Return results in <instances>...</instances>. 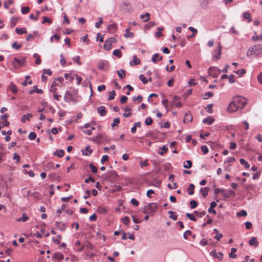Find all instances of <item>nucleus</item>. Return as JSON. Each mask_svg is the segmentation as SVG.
Returning <instances> with one entry per match:
<instances>
[{"mask_svg": "<svg viewBox=\"0 0 262 262\" xmlns=\"http://www.w3.org/2000/svg\"><path fill=\"white\" fill-rule=\"evenodd\" d=\"M247 100L245 98L241 96H236L233 98L232 101L229 103L227 111L230 113L236 112L238 109L243 108L246 105Z\"/></svg>", "mask_w": 262, "mask_h": 262, "instance_id": "obj_1", "label": "nucleus"}, {"mask_svg": "<svg viewBox=\"0 0 262 262\" xmlns=\"http://www.w3.org/2000/svg\"><path fill=\"white\" fill-rule=\"evenodd\" d=\"M262 46L261 45L256 44L249 48L247 52V56L248 57L255 56L257 57L260 55L262 52Z\"/></svg>", "mask_w": 262, "mask_h": 262, "instance_id": "obj_2", "label": "nucleus"}, {"mask_svg": "<svg viewBox=\"0 0 262 262\" xmlns=\"http://www.w3.org/2000/svg\"><path fill=\"white\" fill-rule=\"evenodd\" d=\"M26 58L23 56L14 57L11 63L15 69H18L21 67L26 62Z\"/></svg>", "mask_w": 262, "mask_h": 262, "instance_id": "obj_3", "label": "nucleus"}, {"mask_svg": "<svg viewBox=\"0 0 262 262\" xmlns=\"http://www.w3.org/2000/svg\"><path fill=\"white\" fill-rule=\"evenodd\" d=\"M145 210L143 211L144 213H150L156 211L158 205L156 203H148L146 206H145Z\"/></svg>", "mask_w": 262, "mask_h": 262, "instance_id": "obj_4", "label": "nucleus"}, {"mask_svg": "<svg viewBox=\"0 0 262 262\" xmlns=\"http://www.w3.org/2000/svg\"><path fill=\"white\" fill-rule=\"evenodd\" d=\"M180 98L175 95L173 97L172 100L170 102V105L171 107H173L174 106H176L178 108L182 107L183 105L182 103L180 102Z\"/></svg>", "mask_w": 262, "mask_h": 262, "instance_id": "obj_5", "label": "nucleus"}, {"mask_svg": "<svg viewBox=\"0 0 262 262\" xmlns=\"http://www.w3.org/2000/svg\"><path fill=\"white\" fill-rule=\"evenodd\" d=\"M120 9L122 12H128L132 10V6L128 2L124 1L120 6Z\"/></svg>", "mask_w": 262, "mask_h": 262, "instance_id": "obj_6", "label": "nucleus"}, {"mask_svg": "<svg viewBox=\"0 0 262 262\" xmlns=\"http://www.w3.org/2000/svg\"><path fill=\"white\" fill-rule=\"evenodd\" d=\"M223 196H224L225 200L230 198L231 196L234 197L235 196V193L234 191L228 189L227 190L224 189Z\"/></svg>", "mask_w": 262, "mask_h": 262, "instance_id": "obj_7", "label": "nucleus"}, {"mask_svg": "<svg viewBox=\"0 0 262 262\" xmlns=\"http://www.w3.org/2000/svg\"><path fill=\"white\" fill-rule=\"evenodd\" d=\"M210 255L214 258H217L219 260H222L223 259V253L222 252L216 253L215 249H213L210 253Z\"/></svg>", "mask_w": 262, "mask_h": 262, "instance_id": "obj_8", "label": "nucleus"}, {"mask_svg": "<svg viewBox=\"0 0 262 262\" xmlns=\"http://www.w3.org/2000/svg\"><path fill=\"white\" fill-rule=\"evenodd\" d=\"M108 63L104 60H100L98 63V67L101 70H106L108 68Z\"/></svg>", "mask_w": 262, "mask_h": 262, "instance_id": "obj_9", "label": "nucleus"}, {"mask_svg": "<svg viewBox=\"0 0 262 262\" xmlns=\"http://www.w3.org/2000/svg\"><path fill=\"white\" fill-rule=\"evenodd\" d=\"M114 38L111 37L110 38L105 40L104 44V48L106 50H110L112 48V43L114 41Z\"/></svg>", "mask_w": 262, "mask_h": 262, "instance_id": "obj_10", "label": "nucleus"}, {"mask_svg": "<svg viewBox=\"0 0 262 262\" xmlns=\"http://www.w3.org/2000/svg\"><path fill=\"white\" fill-rule=\"evenodd\" d=\"M210 74H212L213 77H217L221 73V70L215 67H210L208 69Z\"/></svg>", "mask_w": 262, "mask_h": 262, "instance_id": "obj_11", "label": "nucleus"}, {"mask_svg": "<svg viewBox=\"0 0 262 262\" xmlns=\"http://www.w3.org/2000/svg\"><path fill=\"white\" fill-rule=\"evenodd\" d=\"M192 120V116L189 112L186 113L185 115V117L183 119V122L185 123H188V122L191 121Z\"/></svg>", "mask_w": 262, "mask_h": 262, "instance_id": "obj_12", "label": "nucleus"}, {"mask_svg": "<svg viewBox=\"0 0 262 262\" xmlns=\"http://www.w3.org/2000/svg\"><path fill=\"white\" fill-rule=\"evenodd\" d=\"M64 100L67 102H70L73 100V96L71 92L67 91L64 96Z\"/></svg>", "mask_w": 262, "mask_h": 262, "instance_id": "obj_13", "label": "nucleus"}, {"mask_svg": "<svg viewBox=\"0 0 262 262\" xmlns=\"http://www.w3.org/2000/svg\"><path fill=\"white\" fill-rule=\"evenodd\" d=\"M222 53V50H216L213 53V60H217L220 58Z\"/></svg>", "mask_w": 262, "mask_h": 262, "instance_id": "obj_14", "label": "nucleus"}, {"mask_svg": "<svg viewBox=\"0 0 262 262\" xmlns=\"http://www.w3.org/2000/svg\"><path fill=\"white\" fill-rule=\"evenodd\" d=\"M140 63V59L138 58L137 56H133V59L129 62V64L131 66L135 65H138Z\"/></svg>", "mask_w": 262, "mask_h": 262, "instance_id": "obj_15", "label": "nucleus"}, {"mask_svg": "<svg viewBox=\"0 0 262 262\" xmlns=\"http://www.w3.org/2000/svg\"><path fill=\"white\" fill-rule=\"evenodd\" d=\"M97 110L101 116H104L105 115L106 112L105 110V107L104 106H100L98 107Z\"/></svg>", "mask_w": 262, "mask_h": 262, "instance_id": "obj_16", "label": "nucleus"}, {"mask_svg": "<svg viewBox=\"0 0 262 262\" xmlns=\"http://www.w3.org/2000/svg\"><path fill=\"white\" fill-rule=\"evenodd\" d=\"M249 244L250 246H253L256 247L258 245V242L257 241V238L255 237H252L249 241Z\"/></svg>", "mask_w": 262, "mask_h": 262, "instance_id": "obj_17", "label": "nucleus"}, {"mask_svg": "<svg viewBox=\"0 0 262 262\" xmlns=\"http://www.w3.org/2000/svg\"><path fill=\"white\" fill-rule=\"evenodd\" d=\"M81 151L83 155L88 156H90L92 153L93 150L90 148V146L88 145L85 147V149H82Z\"/></svg>", "mask_w": 262, "mask_h": 262, "instance_id": "obj_18", "label": "nucleus"}, {"mask_svg": "<svg viewBox=\"0 0 262 262\" xmlns=\"http://www.w3.org/2000/svg\"><path fill=\"white\" fill-rule=\"evenodd\" d=\"M117 73L121 79H123L125 77L126 71L125 70H119L117 71Z\"/></svg>", "mask_w": 262, "mask_h": 262, "instance_id": "obj_19", "label": "nucleus"}, {"mask_svg": "<svg viewBox=\"0 0 262 262\" xmlns=\"http://www.w3.org/2000/svg\"><path fill=\"white\" fill-rule=\"evenodd\" d=\"M215 121V119L212 117H208L203 120L204 123H207L208 125L212 124Z\"/></svg>", "mask_w": 262, "mask_h": 262, "instance_id": "obj_20", "label": "nucleus"}, {"mask_svg": "<svg viewBox=\"0 0 262 262\" xmlns=\"http://www.w3.org/2000/svg\"><path fill=\"white\" fill-rule=\"evenodd\" d=\"M64 76L67 80H68L70 82H72L75 77V74L66 73L64 74Z\"/></svg>", "mask_w": 262, "mask_h": 262, "instance_id": "obj_21", "label": "nucleus"}, {"mask_svg": "<svg viewBox=\"0 0 262 262\" xmlns=\"http://www.w3.org/2000/svg\"><path fill=\"white\" fill-rule=\"evenodd\" d=\"M64 154V151L63 149L56 150L53 154L55 156L58 157L59 158H62L63 157Z\"/></svg>", "mask_w": 262, "mask_h": 262, "instance_id": "obj_22", "label": "nucleus"}, {"mask_svg": "<svg viewBox=\"0 0 262 262\" xmlns=\"http://www.w3.org/2000/svg\"><path fill=\"white\" fill-rule=\"evenodd\" d=\"M53 258L58 260H62L63 259L64 256L61 253L56 252L53 254Z\"/></svg>", "mask_w": 262, "mask_h": 262, "instance_id": "obj_23", "label": "nucleus"}, {"mask_svg": "<svg viewBox=\"0 0 262 262\" xmlns=\"http://www.w3.org/2000/svg\"><path fill=\"white\" fill-rule=\"evenodd\" d=\"M9 89L14 94L16 93L18 91L16 85L12 82H11Z\"/></svg>", "mask_w": 262, "mask_h": 262, "instance_id": "obj_24", "label": "nucleus"}, {"mask_svg": "<svg viewBox=\"0 0 262 262\" xmlns=\"http://www.w3.org/2000/svg\"><path fill=\"white\" fill-rule=\"evenodd\" d=\"M55 224L56 227L61 231H64L66 228L65 224L62 222H56Z\"/></svg>", "mask_w": 262, "mask_h": 262, "instance_id": "obj_25", "label": "nucleus"}, {"mask_svg": "<svg viewBox=\"0 0 262 262\" xmlns=\"http://www.w3.org/2000/svg\"><path fill=\"white\" fill-rule=\"evenodd\" d=\"M29 219L28 216L25 213H24L22 215V216L21 217H19L16 219V221L17 222H25Z\"/></svg>", "mask_w": 262, "mask_h": 262, "instance_id": "obj_26", "label": "nucleus"}, {"mask_svg": "<svg viewBox=\"0 0 262 262\" xmlns=\"http://www.w3.org/2000/svg\"><path fill=\"white\" fill-rule=\"evenodd\" d=\"M32 117V115L31 114H27L23 115V116L21 118V121L23 123L26 122V120L27 119L28 121L30 120V118Z\"/></svg>", "mask_w": 262, "mask_h": 262, "instance_id": "obj_27", "label": "nucleus"}, {"mask_svg": "<svg viewBox=\"0 0 262 262\" xmlns=\"http://www.w3.org/2000/svg\"><path fill=\"white\" fill-rule=\"evenodd\" d=\"M213 232L216 234V235L214 236V238L217 241H220L223 236V234L222 233H220L219 231L216 229H213Z\"/></svg>", "mask_w": 262, "mask_h": 262, "instance_id": "obj_28", "label": "nucleus"}, {"mask_svg": "<svg viewBox=\"0 0 262 262\" xmlns=\"http://www.w3.org/2000/svg\"><path fill=\"white\" fill-rule=\"evenodd\" d=\"M150 14L149 13H146L144 14H141L140 15V18L143 20V21L146 22L149 19Z\"/></svg>", "mask_w": 262, "mask_h": 262, "instance_id": "obj_29", "label": "nucleus"}, {"mask_svg": "<svg viewBox=\"0 0 262 262\" xmlns=\"http://www.w3.org/2000/svg\"><path fill=\"white\" fill-rule=\"evenodd\" d=\"M188 29L190 31L192 32V34L191 35L188 36L187 37L188 38H190L191 37H194L196 35V34H197V33H198V30L196 29H195L193 27H189L188 28Z\"/></svg>", "mask_w": 262, "mask_h": 262, "instance_id": "obj_30", "label": "nucleus"}, {"mask_svg": "<svg viewBox=\"0 0 262 262\" xmlns=\"http://www.w3.org/2000/svg\"><path fill=\"white\" fill-rule=\"evenodd\" d=\"M126 33L124 34V36L126 38H132L134 36V33L133 32H130V29L127 28L125 30Z\"/></svg>", "mask_w": 262, "mask_h": 262, "instance_id": "obj_31", "label": "nucleus"}, {"mask_svg": "<svg viewBox=\"0 0 262 262\" xmlns=\"http://www.w3.org/2000/svg\"><path fill=\"white\" fill-rule=\"evenodd\" d=\"M159 149H161L162 151H159L158 152V153L161 156L164 155V154L167 152L168 151V148L165 145H163L162 147H160Z\"/></svg>", "mask_w": 262, "mask_h": 262, "instance_id": "obj_32", "label": "nucleus"}, {"mask_svg": "<svg viewBox=\"0 0 262 262\" xmlns=\"http://www.w3.org/2000/svg\"><path fill=\"white\" fill-rule=\"evenodd\" d=\"M15 31L17 34H20V35H21V34L27 33L26 29L24 28H16L15 29Z\"/></svg>", "mask_w": 262, "mask_h": 262, "instance_id": "obj_33", "label": "nucleus"}, {"mask_svg": "<svg viewBox=\"0 0 262 262\" xmlns=\"http://www.w3.org/2000/svg\"><path fill=\"white\" fill-rule=\"evenodd\" d=\"M168 213L170 214L169 217L174 221H176L178 219V215L175 214V212L173 211H169Z\"/></svg>", "mask_w": 262, "mask_h": 262, "instance_id": "obj_34", "label": "nucleus"}, {"mask_svg": "<svg viewBox=\"0 0 262 262\" xmlns=\"http://www.w3.org/2000/svg\"><path fill=\"white\" fill-rule=\"evenodd\" d=\"M237 249L235 248H232L231 249V252L229 254V256L232 258H235L236 257V255L234 254V253L236 252Z\"/></svg>", "mask_w": 262, "mask_h": 262, "instance_id": "obj_35", "label": "nucleus"}, {"mask_svg": "<svg viewBox=\"0 0 262 262\" xmlns=\"http://www.w3.org/2000/svg\"><path fill=\"white\" fill-rule=\"evenodd\" d=\"M243 17L245 19L248 20V22H251L252 19L251 18V14L249 12H246L243 14Z\"/></svg>", "mask_w": 262, "mask_h": 262, "instance_id": "obj_36", "label": "nucleus"}, {"mask_svg": "<svg viewBox=\"0 0 262 262\" xmlns=\"http://www.w3.org/2000/svg\"><path fill=\"white\" fill-rule=\"evenodd\" d=\"M192 165V162L190 160H187L184 162L183 167L185 168H190Z\"/></svg>", "mask_w": 262, "mask_h": 262, "instance_id": "obj_37", "label": "nucleus"}, {"mask_svg": "<svg viewBox=\"0 0 262 262\" xmlns=\"http://www.w3.org/2000/svg\"><path fill=\"white\" fill-rule=\"evenodd\" d=\"M194 184H190L188 187L187 188V190L189 191V194L190 195H192L194 193Z\"/></svg>", "mask_w": 262, "mask_h": 262, "instance_id": "obj_38", "label": "nucleus"}, {"mask_svg": "<svg viewBox=\"0 0 262 262\" xmlns=\"http://www.w3.org/2000/svg\"><path fill=\"white\" fill-rule=\"evenodd\" d=\"M208 188L205 187L204 188H201L200 189V193L203 197H206L208 195Z\"/></svg>", "mask_w": 262, "mask_h": 262, "instance_id": "obj_39", "label": "nucleus"}, {"mask_svg": "<svg viewBox=\"0 0 262 262\" xmlns=\"http://www.w3.org/2000/svg\"><path fill=\"white\" fill-rule=\"evenodd\" d=\"M213 104H208L206 107H205V109L207 111V112L211 114L213 113V111L212 109Z\"/></svg>", "mask_w": 262, "mask_h": 262, "instance_id": "obj_40", "label": "nucleus"}, {"mask_svg": "<svg viewBox=\"0 0 262 262\" xmlns=\"http://www.w3.org/2000/svg\"><path fill=\"white\" fill-rule=\"evenodd\" d=\"M239 162L241 163V164L242 165H244L245 167L246 168H249V167H250V165L249 164V163L246 161L244 159H239Z\"/></svg>", "mask_w": 262, "mask_h": 262, "instance_id": "obj_41", "label": "nucleus"}, {"mask_svg": "<svg viewBox=\"0 0 262 262\" xmlns=\"http://www.w3.org/2000/svg\"><path fill=\"white\" fill-rule=\"evenodd\" d=\"M237 216H246L247 215V213L246 210H242L241 211L237 212L236 213Z\"/></svg>", "mask_w": 262, "mask_h": 262, "instance_id": "obj_42", "label": "nucleus"}, {"mask_svg": "<svg viewBox=\"0 0 262 262\" xmlns=\"http://www.w3.org/2000/svg\"><path fill=\"white\" fill-rule=\"evenodd\" d=\"M42 18H43V20H42V21L41 22L42 24H45V23L51 24L52 23V19H51L48 17L43 16Z\"/></svg>", "mask_w": 262, "mask_h": 262, "instance_id": "obj_43", "label": "nucleus"}, {"mask_svg": "<svg viewBox=\"0 0 262 262\" xmlns=\"http://www.w3.org/2000/svg\"><path fill=\"white\" fill-rule=\"evenodd\" d=\"M36 138V134L35 132H31L28 135V138L30 140H33Z\"/></svg>", "mask_w": 262, "mask_h": 262, "instance_id": "obj_44", "label": "nucleus"}, {"mask_svg": "<svg viewBox=\"0 0 262 262\" xmlns=\"http://www.w3.org/2000/svg\"><path fill=\"white\" fill-rule=\"evenodd\" d=\"M36 16H34L33 14H31L29 16L30 18L31 19H33L35 21L37 20L38 19V16L40 14V12L39 11H36Z\"/></svg>", "mask_w": 262, "mask_h": 262, "instance_id": "obj_45", "label": "nucleus"}, {"mask_svg": "<svg viewBox=\"0 0 262 262\" xmlns=\"http://www.w3.org/2000/svg\"><path fill=\"white\" fill-rule=\"evenodd\" d=\"M186 216L190 220L195 222L196 221L197 219L195 217L193 216V215L191 213H187L186 214Z\"/></svg>", "mask_w": 262, "mask_h": 262, "instance_id": "obj_46", "label": "nucleus"}, {"mask_svg": "<svg viewBox=\"0 0 262 262\" xmlns=\"http://www.w3.org/2000/svg\"><path fill=\"white\" fill-rule=\"evenodd\" d=\"M157 30L156 35L157 37H160L162 35V32L163 30V28L162 27H158Z\"/></svg>", "mask_w": 262, "mask_h": 262, "instance_id": "obj_47", "label": "nucleus"}, {"mask_svg": "<svg viewBox=\"0 0 262 262\" xmlns=\"http://www.w3.org/2000/svg\"><path fill=\"white\" fill-rule=\"evenodd\" d=\"M115 98V90H113L112 91L109 92V95L107 99L108 100H113Z\"/></svg>", "mask_w": 262, "mask_h": 262, "instance_id": "obj_48", "label": "nucleus"}, {"mask_svg": "<svg viewBox=\"0 0 262 262\" xmlns=\"http://www.w3.org/2000/svg\"><path fill=\"white\" fill-rule=\"evenodd\" d=\"M21 13L24 14H27L30 11V8L28 7H23L21 9Z\"/></svg>", "mask_w": 262, "mask_h": 262, "instance_id": "obj_49", "label": "nucleus"}, {"mask_svg": "<svg viewBox=\"0 0 262 262\" xmlns=\"http://www.w3.org/2000/svg\"><path fill=\"white\" fill-rule=\"evenodd\" d=\"M89 167L91 169L92 172L93 173H96L98 171L97 167L95 166L93 163H90L89 164Z\"/></svg>", "mask_w": 262, "mask_h": 262, "instance_id": "obj_50", "label": "nucleus"}, {"mask_svg": "<svg viewBox=\"0 0 262 262\" xmlns=\"http://www.w3.org/2000/svg\"><path fill=\"white\" fill-rule=\"evenodd\" d=\"M213 96V93L211 92H208L207 93H205L203 95V99L204 100H206L208 99V98L206 96H208V97H211Z\"/></svg>", "mask_w": 262, "mask_h": 262, "instance_id": "obj_51", "label": "nucleus"}, {"mask_svg": "<svg viewBox=\"0 0 262 262\" xmlns=\"http://www.w3.org/2000/svg\"><path fill=\"white\" fill-rule=\"evenodd\" d=\"M194 213L199 217H202L206 214L205 211H203L201 212H199L198 211H194Z\"/></svg>", "mask_w": 262, "mask_h": 262, "instance_id": "obj_52", "label": "nucleus"}, {"mask_svg": "<svg viewBox=\"0 0 262 262\" xmlns=\"http://www.w3.org/2000/svg\"><path fill=\"white\" fill-rule=\"evenodd\" d=\"M190 208L194 209L198 206V202L196 201L192 200L190 202Z\"/></svg>", "mask_w": 262, "mask_h": 262, "instance_id": "obj_53", "label": "nucleus"}, {"mask_svg": "<svg viewBox=\"0 0 262 262\" xmlns=\"http://www.w3.org/2000/svg\"><path fill=\"white\" fill-rule=\"evenodd\" d=\"M152 119L150 117H147L145 120V123L146 125H150L152 123Z\"/></svg>", "mask_w": 262, "mask_h": 262, "instance_id": "obj_54", "label": "nucleus"}, {"mask_svg": "<svg viewBox=\"0 0 262 262\" xmlns=\"http://www.w3.org/2000/svg\"><path fill=\"white\" fill-rule=\"evenodd\" d=\"M201 5L203 8L206 7L209 4V0H200Z\"/></svg>", "mask_w": 262, "mask_h": 262, "instance_id": "obj_55", "label": "nucleus"}, {"mask_svg": "<svg viewBox=\"0 0 262 262\" xmlns=\"http://www.w3.org/2000/svg\"><path fill=\"white\" fill-rule=\"evenodd\" d=\"M158 57H159V54H158V53L154 54L151 57V61L154 63H156L158 61V59H157L156 58H158Z\"/></svg>", "mask_w": 262, "mask_h": 262, "instance_id": "obj_56", "label": "nucleus"}, {"mask_svg": "<svg viewBox=\"0 0 262 262\" xmlns=\"http://www.w3.org/2000/svg\"><path fill=\"white\" fill-rule=\"evenodd\" d=\"M21 47V45H18L16 41L13 43L12 47L16 50H19Z\"/></svg>", "mask_w": 262, "mask_h": 262, "instance_id": "obj_57", "label": "nucleus"}, {"mask_svg": "<svg viewBox=\"0 0 262 262\" xmlns=\"http://www.w3.org/2000/svg\"><path fill=\"white\" fill-rule=\"evenodd\" d=\"M139 79L142 81L144 84H146L148 82V80L144 77L143 74H141L139 76Z\"/></svg>", "mask_w": 262, "mask_h": 262, "instance_id": "obj_58", "label": "nucleus"}, {"mask_svg": "<svg viewBox=\"0 0 262 262\" xmlns=\"http://www.w3.org/2000/svg\"><path fill=\"white\" fill-rule=\"evenodd\" d=\"M201 150L204 155L208 152V148L206 145H202L201 146Z\"/></svg>", "mask_w": 262, "mask_h": 262, "instance_id": "obj_59", "label": "nucleus"}, {"mask_svg": "<svg viewBox=\"0 0 262 262\" xmlns=\"http://www.w3.org/2000/svg\"><path fill=\"white\" fill-rule=\"evenodd\" d=\"M99 21L96 22L95 25V27L97 28H99L100 26V25L102 24L103 23L102 17H99Z\"/></svg>", "mask_w": 262, "mask_h": 262, "instance_id": "obj_60", "label": "nucleus"}, {"mask_svg": "<svg viewBox=\"0 0 262 262\" xmlns=\"http://www.w3.org/2000/svg\"><path fill=\"white\" fill-rule=\"evenodd\" d=\"M10 124V123L7 120H5V121H4V122H2L0 123V130L2 129V127L4 126H8Z\"/></svg>", "mask_w": 262, "mask_h": 262, "instance_id": "obj_61", "label": "nucleus"}, {"mask_svg": "<svg viewBox=\"0 0 262 262\" xmlns=\"http://www.w3.org/2000/svg\"><path fill=\"white\" fill-rule=\"evenodd\" d=\"M252 39L255 41H256L258 40H262V35L253 36Z\"/></svg>", "mask_w": 262, "mask_h": 262, "instance_id": "obj_62", "label": "nucleus"}, {"mask_svg": "<svg viewBox=\"0 0 262 262\" xmlns=\"http://www.w3.org/2000/svg\"><path fill=\"white\" fill-rule=\"evenodd\" d=\"M130 203L135 206H138L139 205V202L134 198L131 199Z\"/></svg>", "mask_w": 262, "mask_h": 262, "instance_id": "obj_63", "label": "nucleus"}, {"mask_svg": "<svg viewBox=\"0 0 262 262\" xmlns=\"http://www.w3.org/2000/svg\"><path fill=\"white\" fill-rule=\"evenodd\" d=\"M121 221L125 224V225H127L128 223H129V219L127 217V216H125L124 217H122L121 219Z\"/></svg>", "mask_w": 262, "mask_h": 262, "instance_id": "obj_64", "label": "nucleus"}]
</instances>
